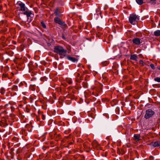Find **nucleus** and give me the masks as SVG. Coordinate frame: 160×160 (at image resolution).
<instances>
[{
    "label": "nucleus",
    "instance_id": "f257e3e1",
    "mask_svg": "<svg viewBox=\"0 0 160 160\" xmlns=\"http://www.w3.org/2000/svg\"><path fill=\"white\" fill-rule=\"evenodd\" d=\"M21 13L26 15L28 19L31 17L32 16H33L32 11L29 10L26 7L25 4L21 2Z\"/></svg>",
    "mask_w": 160,
    "mask_h": 160
},
{
    "label": "nucleus",
    "instance_id": "a878e982",
    "mask_svg": "<svg viewBox=\"0 0 160 160\" xmlns=\"http://www.w3.org/2000/svg\"><path fill=\"white\" fill-rule=\"evenodd\" d=\"M42 120H44L45 119V116L43 115H42Z\"/></svg>",
    "mask_w": 160,
    "mask_h": 160
},
{
    "label": "nucleus",
    "instance_id": "f8f14e48",
    "mask_svg": "<svg viewBox=\"0 0 160 160\" xmlns=\"http://www.w3.org/2000/svg\"><path fill=\"white\" fill-rule=\"evenodd\" d=\"M138 58V56L136 54L131 55L130 56V59L134 60H137Z\"/></svg>",
    "mask_w": 160,
    "mask_h": 160
},
{
    "label": "nucleus",
    "instance_id": "4be33fe9",
    "mask_svg": "<svg viewBox=\"0 0 160 160\" xmlns=\"http://www.w3.org/2000/svg\"><path fill=\"white\" fill-rule=\"evenodd\" d=\"M20 6V2H18L17 3L15 4V7L17 8H19V7ZM19 10V9L18 8Z\"/></svg>",
    "mask_w": 160,
    "mask_h": 160
},
{
    "label": "nucleus",
    "instance_id": "7ed1b4c3",
    "mask_svg": "<svg viewBox=\"0 0 160 160\" xmlns=\"http://www.w3.org/2000/svg\"><path fill=\"white\" fill-rule=\"evenodd\" d=\"M139 19L137 15L133 14L130 15L129 18V21L131 24L135 25L137 23Z\"/></svg>",
    "mask_w": 160,
    "mask_h": 160
},
{
    "label": "nucleus",
    "instance_id": "9b49d317",
    "mask_svg": "<svg viewBox=\"0 0 160 160\" xmlns=\"http://www.w3.org/2000/svg\"><path fill=\"white\" fill-rule=\"evenodd\" d=\"M140 136L139 134H135L134 136V140L137 141H138L140 139Z\"/></svg>",
    "mask_w": 160,
    "mask_h": 160
},
{
    "label": "nucleus",
    "instance_id": "4468645a",
    "mask_svg": "<svg viewBox=\"0 0 160 160\" xmlns=\"http://www.w3.org/2000/svg\"><path fill=\"white\" fill-rule=\"evenodd\" d=\"M93 145L94 147L97 148V149L99 148L98 147L99 146V144L98 143L97 141H94L93 143Z\"/></svg>",
    "mask_w": 160,
    "mask_h": 160
},
{
    "label": "nucleus",
    "instance_id": "aec40b11",
    "mask_svg": "<svg viewBox=\"0 0 160 160\" xmlns=\"http://www.w3.org/2000/svg\"><path fill=\"white\" fill-rule=\"evenodd\" d=\"M154 80L158 82H160V77H157L154 78Z\"/></svg>",
    "mask_w": 160,
    "mask_h": 160
},
{
    "label": "nucleus",
    "instance_id": "dca6fc26",
    "mask_svg": "<svg viewBox=\"0 0 160 160\" xmlns=\"http://www.w3.org/2000/svg\"><path fill=\"white\" fill-rule=\"evenodd\" d=\"M156 0H147V2L152 4H155L156 3Z\"/></svg>",
    "mask_w": 160,
    "mask_h": 160
},
{
    "label": "nucleus",
    "instance_id": "ddd939ff",
    "mask_svg": "<svg viewBox=\"0 0 160 160\" xmlns=\"http://www.w3.org/2000/svg\"><path fill=\"white\" fill-rule=\"evenodd\" d=\"M151 144L154 147H158L160 145V142H152Z\"/></svg>",
    "mask_w": 160,
    "mask_h": 160
},
{
    "label": "nucleus",
    "instance_id": "393cba45",
    "mask_svg": "<svg viewBox=\"0 0 160 160\" xmlns=\"http://www.w3.org/2000/svg\"><path fill=\"white\" fill-rule=\"evenodd\" d=\"M150 66L151 68L153 69H154L155 68L154 64H151L150 65Z\"/></svg>",
    "mask_w": 160,
    "mask_h": 160
},
{
    "label": "nucleus",
    "instance_id": "2f4dec72",
    "mask_svg": "<svg viewBox=\"0 0 160 160\" xmlns=\"http://www.w3.org/2000/svg\"><path fill=\"white\" fill-rule=\"evenodd\" d=\"M157 68L158 69H159L160 70V67H157Z\"/></svg>",
    "mask_w": 160,
    "mask_h": 160
},
{
    "label": "nucleus",
    "instance_id": "6ab92c4d",
    "mask_svg": "<svg viewBox=\"0 0 160 160\" xmlns=\"http://www.w3.org/2000/svg\"><path fill=\"white\" fill-rule=\"evenodd\" d=\"M137 3L139 5H142L143 3L142 0H136Z\"/></svg>",
    "mask_w": 160,
    "mask_h": 160
},
{
    "label": "nucleus",
    "instance_id": "c85d7f7f",
    "mask_svg": "<svg viewBox=\"0 0 160 160\" xmlns=\"http://www.w3.org/2000/svg\"><path fill=\"white\" fill-rule=\"evenodd\" d=\"M76 82H80V80L79 79L78 80L77 79L76 80Z\"/></svg>",
    "mask_w": 160,
    "mask_h": 160
},
{
    "label": "nucleus",
    "instance_id": "cd10ccee",
    "mask_svg": "<svg viewBox=\"0 0 160 160\" xmlns=\"http://www.w3.org/2000/svg\"><path fill=\"white\" fill-rule=\"evenodd\" d=\"M23 58L22 57H21V59H23L24 60H25V59L26 58Z\"/></svg>",
    "mask_w": 160,
    "mask_h": 160
},
{
    "label": "nucleus",
    "instance_id": "e433bc0d",
    "mask_svg": "<svg viewBox=\"0 0 160 160\" xmlns=\"http://www.w3.org/2000/svg\"><path fill=\"white\" fill-rule=\"evenodd\" d=\"M20 117H21V118H22V115H21Z\"/></svg>",
    "mask_w": 160,
    "mask_h": 160
},
{
    "label": "nucleus",
    "instance_id": "473e14b6",
    "mask_svg": "<svg viewBox=\"0 0 160 160\" xmlns=\"http://www.w3.org/2000/svg\"><path fill=\"white\" fill-rule=\"evenodd\" d=\"M81 65V64H79L78 65V67H79V66H80V65Z\"/></svg>",
    "mask_w": 160,
    "mask_h": 160
},
{
    "label": "nucleus",
    "instance_id": "5701e85b",
    "mask_svg": "<svg viewBox=\"0 0 160 160\" xmlns=\"http://www.w3.org/2000/svg\"><path fill=\"white\" fill-rule=\"evenodd\" d=\"M41 24L42 26L43 27V28H46V25L43 21H42L41 22Z\"/></svg>",
    "mask_w": 160,
    "mask_h": 160
},
{
    "label": "nucleus",
    "instance_id": "423d86ee",
    "mask_svg": "<svg viewBox=\"0 0 160 160\" xmlns=\"http://www.w3.org/2000/svg\"><path fill=\"white\" fill-rule=\"evenodd\" d=\"M54 21L56 23H58L59 25L63 26L64 27L66 26L67 25L65 22L62 21L58 17H56L54 19Z\"/></svg>",
    "mask_w": 160,
    "mask_h": 160
},
{
    "label": "nucleus",
    "instance_id": "39448f33",
    "mask_svg": "<svg viewBox=\"0 0 160 160\" xmlns=\"http://www.w3.org/2000/svg\"><path fill=\"white\" fill-rule=\"evenodd\" d=\"M93 91L92 92V94L95 97L98 96V93L101 92L102 89L100 88L95 87L92 88Z\"/></svg>",
    "mask_w": 160,
    "mask_h": 160
},
{
    "label": "nucleus",
    "instance_id": "c756f323",
    "mask_svg": "<svg viewBox=\"0 0 160 160\" xmlns=\"http://www.w3.org/2000/svg\"><path fill=\"white\" fill-rule=\"evenodd\" d=\"M93 99H94V100H93V101H95L96 100V98H94Z\"/></svg>",
    "mask_w": 160,
    "mask_h": 160
},
{
    "label": "nucleus",
    "instance_id": "c9c22d12",
    "mask_svg": "<svg viewBox=\"0 0 160 160\" xmlns=\"http://www.w3.org/2000/svg\"><path fill=\"white\" fill-rule=\"evenodd\" d=\"M21 102H23V103H24V102L23 101H22V102H21Z\"/></svg>",
    "mask_w": 160,
    "mask_h": 160
},
{
    "label": "nucleus",
    "instance_id": "b1692460",
    "mask_svg": "<svg viewBox=\"0 0 160 160\" xmlns=\"http://www.w3.org/2000/svg\"><path fill=\"white\" fill-rule=\"evenodd\" d=\"M139 63L140 64H142V66H144L145 64V63L143 62L142 60H140L139 61Z\"/></svg>",
    "mask_w": 160,
    "mask_h": 160
},
{
    "label": "nucleus",
    "instance_id": "7c9ffc66",
    "mask_svg": "<svg viewBox=\"0 0 160 160\" xmlns=\"http://www.w3.org/2000/svg\"><path fill=\"white\" fill-rule=\"evenodd\" d=\"M20 84H21V86L23 85V84L22 82H21Z\"/></svg>",
    "mask_w": 160,
    "mask_h": 160
},
{
    "label": "nucleus",
    "instance_id": "0eeeda50",
    "mask_svg": "<svg viewBox=\"0 0 160 160\" xmlns=\"http://www.w3.org/2000/svg\"><path fill=\"white\" fill-rule=\"evenodd\" d=\"M132 42L134 45H139L142 43V40L138 38H135L132 40Z\"/></svg>",
    "mask_w": 160,
    "mask_h": 160
},
{
    "label": "nucleus",
    "instance_id": "9d476101",
    "mask_svg": "<svg viewBox=\"0 0 160 160\" xmlns=\"http://www.w3.org/2000/svg\"><path fill=\"white\" fill-rule=\"evenodd\" d=\"M67 59L73 62H77L78 61V60L77 59L71 56H67Z\"/></svg>",
    "mask_w": 160,
    "mask_h": 160
},
{
    "label": "nucleus",
    "instance_id": "20e7f679",
    "mask_svg": "<svg viewBox=\"0 0 160 160\" xmlns=\"http://www.w3.org/2000/svg\"><path fill=\"white\" fill-rule=\"evenodd\" d=\"M155 112L151 109H148L146 111V113L144 116V118L146 119H148L152 117L155 114Z\"/></svg>",
    "mask_w": 160,
    "mask_h": 160
},
{
    "label": "nucleus",
    "instance_id": "4c0bfd02",
    "mask_svg": "<svg viewBox=\"0 0 160 160\" xmlns=\"http://www.w3.org/2000/svg\"><path fill=\"white\" fill-rule=\"evenodd\" d=\"M22 134H23V132H22Z\"/></svg>",
    "mask_w": 160,
    "mask_h": 160
},
{
    "label": "nucleus",
    "instance_id": "72a5a7b5",
    "mask_svg": "<svg viewBox=\"0 0 160 160\" xmlns=\"http://www.w3.org/2000/svg\"><path fill=\"white\" fill-rule=\"evenodd\" d=\"M22 50H23V49H22V50H21V49L20 51H21H21H22Z\"/></svg>",
    "mask_w": 160,
    "mask_h": 160
},
{
    "label": "nucleus",
    "instance_id": "bb28decb",
    "mask_svg": "<svg viewBox=\"0 0 160 160\" xmlns=\"http://www.w3.org/2000/svg\"><path fill=\"white\" fill-rule=\"evenodd\" d=\"M153 158V156H150V159L151 160H152V159Z\"/></svg>",
    "mask_w": 160,
    "mask_h": 160
},
{
    "label": "nucleus",
    "instance_id": "412c9836",
    "mask_svg": "<svg viewBox=\"0 0 160 160\" xmlns=\"http://www.w3.org/2000/svg\"><path fill=\"white\" fill-rule=\"evenodd\" d=\"M67 82L69 84H72V82L71 81V80L70 79H67L66 80Z\"/></svg>",
    "mask_w": 160,
    "mask_h": 160
},
{
    "label": "nucleus",
    "instance_id": "f3484780",
    "mask_svg": "<svg viewBox=\"0 0 160 160\" xmlns=\"http://www.w3.org/2000/svg\"><path fill=\"white\" fill-rule=\"evenodd\" d=\"M154 33V35L156 36H160V30H158L155 31Z\"/></svg>",
    "mask_w": 160,
    "mask_h": 160
},
{
    "label": "nucleus",
    "instance_id": "1a4fd4ad",
    "mask_svg": "<svg viewBox=\"0 0 160 160\" xmlns=\"http://www.w3.org/2000/svg\"><path fill=\"white\" fill-rule=\"evenodd\" d=\"M101 11L100 10V8H98L96 9V13L94 14V15H97V18H99V16L100 15V17L101 18H102V16L101 15Z\"/></svg>",
    "mask_w": 160,
    "mask_h": 160
},
{
    "label": "nucleus",
    "instance_id": "f704fd0d",
    "mask_svg": "<svg viewBox=\"0 0 160 160\" xmlns=\"http://www.w3.org/2000/svg\"><path fill=\"white\" fill-rule=\"evenodd\" d=\"M62 38H63L64 39H65V37H64V36H63V37H62Z\"/></svg>",
    "mask_w": 160,
    "mask_h": 160
},
{
    "label": "nucleus",
    "instance_id": "a211bd4d",
    "mask_svg": "<svg viewBox=\"0 0 160 160\" xmlns=\"http://www.w3.org/2000/svg\"><path fill=\"white\" fill-rule=\"evenodd\" d=\"M58 10H59L58 8H57L55 10L54 13L56 16H58L60 14L59 13Z\"/></svg>",
    "mask_w": 160,
    "mask_h": 160
},
{
    "label": "nucleus",
    "instance_id": "2eb2a0df",
    "mask_svg": "<svg viewBox=\"0 0 160 160\" xmlns=\"http://www.w3.org/2000/svg\"><path fill=\"white\" fill-rule=\"evenodd\" d=\"M82 86L84 88H87L88 87V84L86 80L85 81L83 82L82 83Z\"/></svg>",
    "mask_w": 160,
    "mask_h": 160
},
{
    "label": "nucleus",
    "instance_id": "6e6552de",
    "mask_svg": "<svg viewBox=\"0 0 160 160\" xmlns=\"http://www.w3.org/2000/svg\"><path fill=\"white\" fill-rule=\"evenodd\" d=\"M13 104L11 102H9L8 104H7L4 106L5 108H10L11 111L14 110L15 107L12 106Z\"/></svg>",
    "mask_w": 160,
    "mask_h": 160
},
{
    "label": "nucleus",
    "instance_id": "f03ea898",
    "mask_svg": "<svg viewBox=\"0 0 160 160\" xmlns=\"http://www.w3.org/2000/svg\"><path fill=\"white\" fill-rule=\"evenodd\" d=\"M54 52L59 55L65 57L66 56L67 50L61 46H57L54 48Z\"/></svg>",
    "mask_w": 160,
    "mask_h": 160
}]
</instances>
